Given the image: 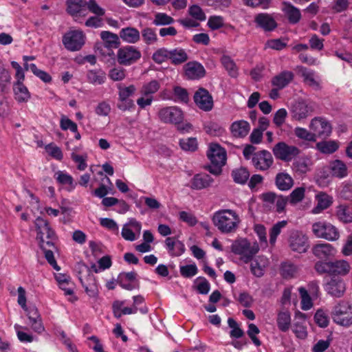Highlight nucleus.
Returning a JSON list of instances; mask_svg holds the SVG:
<instances>
[{
  "instance_id": "nucleus-1",
  "label": "nucleus",
  "mask_w": 352,
  "mask_h": 352,
  "mask_svg": "<svg viewBox=\"0 0 352 352\" xmlns=\"http://www.w3.org/2000/svg\"><path fill=\"white\" fill-rule=\"evenodd\" d=\"M214 225L223 233H231L236 230L241 222L239 215L232 210L217 211L212 217Z\"/></svg>"
},
{
  "instance_id": "nucleus-2",
  "label": "nucleus",
  "mask_w": 352,
  "mask_h": 352,
  "mask_svg": "<svg viewBox=\"0 0 352 352\" xmlns=\"http://www.w3.org/2000/svg\"><path fill=\"white\" fill-rule=\"evenodd\" d=\"M207 156L211 162L207 170L214 175H219L222 172V166L226 162L225 149L217 144H210L207 152Z\"/></svg>"
},
{
  "instance_id": "nucleus-3",
  "label": "nucleus",
  "mask_w": 352,
  "mask_h": 352,
  "mask_svg": "<svg viewBox=\"0 0 352 352\" xmlns=\"http://www.w3.org/2000/svg\"><path fill=\"white\" fill-rule=\"evenodd\" d=\"M258 250L259 248L256 243H252L244 238L236 239L231 245V251L239 255L241 260L245 263L250 262Z\"/></svg>"
},
{
  "instance_id": "nucleus-4",
  "label": "nucleus",
  "mask_w": 352,
  "mask_h": 352,
  "mask_svg": "<svg viewBox=\"0 0 352 352\" xmlns=\"http://www.w3.org/2000/svg\"><path fill=\"white\" fill-rule=\"evenodd\" d=\"M331 316L338 324L349 327L352 324V307L347 302H342L333 307Z\"/></svg>"
},
{
  "instance_id": "nucleus-5",
  "label": "nucleus",
  "mask_w": 352,
  "mask_h": 352,
  "mask_svg": "<svg viewBox=\"0 0 352 352\" xmlns=\"http://www.w3.org/2000/svg\"><path fill=\"white\" fill-rule=\"evenodd\" d=\"M116 56L120 65L129 66L139 60L142 54L135 46L126 45L119 48Z\"/></svg>"
},
{
  "instance_id": "nucleus-6",
  "label": "nucleus",
  "mask_w": 352,
  "mask_h": 352,
  "mask_svg": "<svg viewBox=\"0 0 352 352\" xmlns=\"http://www.w3.org/2000/svg\"><path fill=\"white\" fill-rule=\"evenodd\" d=\"M272 152L276 159L290 162L299 155L300 150L296 146L289 145L285 142H279L274 145Z\"/></svg>"
},
{
  "instance_id": "nucleus-7",
  "label": "nucleus",
  "mask_w": 352,
  "mask_h": 352,
  "mask_svg": "<svg viewBox=\"0 0 352 352\" xmlns=\"http://www.w3.org/2000/svg\"><path fill=\"white\" fill-rule=\"evenodd\" d=\"M158 118L165 124H179L184 120L183 111L177 107H166L160 109Z\"/></svg>"
},
{
  "instance_id": "nucleus-8",
  "label": "nucleus",
  "mask_w": 352,
  "mask_h": 352,
  "mask_svg": "<svg viewBox=\"0 0 352 352\" xmlns=\"http://www.w3.org/2000/svg\"><path fill=\"white\" fill-rule=\"evenodd\" d=\"M78 268L80 270H85L87 272L86 276H79V279L85 292L89 297L96 298L99 291L94 276L91 273L90 269L84 264H78Z\"/></svg>"
},
{
  "instance_id": "nucleus-9",
  "label": "nucleus",
  "mask_w": 352,
  "mask_h": 352,
  "mask_svg": "<svg viewBox=\"0 0 352 352\" xmlns=\"http://www.w3.org/2000/svg\"><path fill=\"white\" fill-rule=\"evenodd\" d=\"M63 43L69 51L74 52L80 50L85 43L83 32L80 30L69 31L64 34Z\"/></svg>"
},
{
  "instance_id": "nucleus-10",
  "label": "nucleus",
  "mask_w": 352,
  "mask_h": 352,
  "mask_svg": "<svg viewBox=\"0 0 352 352\" xmlns=\"http://www.w3.org/2000/svg\"><path fill=\"white\" fill-rule=\"evenodd\" d=\"M252 163L256 169L265 171L272 166L274 159L270 152L262 150L254 154Z\"/></svg>"
},
{
  "instance_id": "nucleus-11",
  "label": "nucleus",
  "mask_w": 352,
  "mask_h": 352,
  "mask_svg": "<svg viewBox=\"0 0 352 352\" xmlns=\"http://www.w3.org/2000/svg\"><path fill=\"white\" fill-rule=\"evenodd\" d=\"M310 128L313 131L315 139L316 138L324 139L331 133V124L322 118H314L311 122Z\"/></svg>"
},
{
  "instance_id": "nucleus-12",
  "label": "nucleus",
  "mask_w": 352,
  "mask_h": 352,
  "mask_svg": "<svg viewBox=\"0 0 352 352\" xmlns=\"http://www.w3.org/2000/svg\"><path fill=\"white\" fill-rule=\"evenodd\" d=\"M23 309L25 310V314L29 320V324L31 325L32 329L38 333H41L43 331L44 327L42 325L41 319L36 307L34 305L26 307L25 298L24 296Z\"/></svg>"
},
{
  "instance_id": "nucleus-13",
  "label": "nucleus",
  "mask_w": 352,
  "mask_h": 352,
  "mask_svg": "<svg viewBox=\"0 0 352 352\" xmlns=\"http://www.w3.org/2000/svg\"><path fill=\"white\" fill-rule=\"evenodd\" d=\"M290 248L299 253L305 252L309 247L308 239L302 232L294 231L292 232L289 239Z\"/></svg>"
},
{
  "instance_id": "nucleus-14",
  "label": "nucleus",
  "mask_w": 352,
  "mask_h": 352,
  "mask_svg": "<svg viewBox=\"0 0 352 352\" xmlns=\"http://www.w3.org/2000/svg\"><path fill=\"white\" fill-rule=\"evenodd\" d=\"M194 101L199 109L205 111H210L213 107L212 97L204 88H199L195 93Z\"/></svg>"
},
{
  "instance_id": "nucleus-15",
  "label": "nucleus",
  "mask_w": 352,
  "mask_h": 352,
  "mask_svg": "<svg viewBox=\"0 0 352 352\" xmlns=\"http://www.w3.org/2000/svg\"><path fill=\"white\" fill-rule=\"evenodd\" d=\"M312 164V161L309 157L301 155L294 158L292 169L298 175H302L310 171Z\"/></svg>"
},
{
  "instance_id": "nucleus-16",
  "label": "nucleus",
  "mask_w": 352,
  "mask_h": 352,
  "mask_svg": "<svg viewBox=\"0 0 352 352\" xmlns=\"http://www.w3.org/2000/svg\"><path fill=\"white\" fill-rule=\"evenodd\" d=\"M292 111L293 118L300 120L310 116L314 111V107L305 101H298L292 106Z\"/></svg>"
},
{
  "instance_id": "nucleus-17",
  "label": "nucleus",
  "mask_w": 352,
  "mask_h": 352,
  "mask_svg": "<svg viewBox=\"0 0 352 352\" xmlns=\"http://www.w3.org/2000/svg\"><path fill=\"white\" fill-rule=\"evenodd\" d=\"M35 226L37 231L36 239L39 240L46 236L47 239H54L55 232L50 227L48 221L41 217L35 220Z\"/></svg>"
},
{
  "instance_id": "nucleus-18",
  "label": "nucleus",
  "mask_w": 352,
  "mask_h": 352,
  "mask_svg": "<svg viewBox=\"0 0 352 352\" xmlns=\"http://www.w3.org/2000/svg\"><path fill=\"white\" fill-rule=\"evenodd\" d=\"M185 74L189 79H198L206 74V70L202 65L197 61L188 62L184 65Z\"/></svg>"
},
{
  "instance_id": "nucleus-19",
  "label": "nucleus",
  "mask_w": 352,
  "mask_h": 352,
  "mask_svg": "<svg viewBox=\"0 0 352 352\" xmlns=\"http://www.w3.org/2000/svg\"><path fill=\"white\" fill-rule=\"evenodd\" d=\"M213 181V179L206 173L196 174L190 180V187L193 190H202L210 187Z\"/></svg>"
},
{
  "instance_id": "nucleus-20",
  "label": "nucleus",
  "mask_w": 352,
  "mask_h": 352,
  "mask_svg": "<svg viewBox=\"0 0 352 352\" xmlns=\"http://www.w3.org/2000/svg\"><path fill=\"white\" fill-rule=\"evenodd\" d=\"M254 22L256 25L265 31H272L277 27L274 19L266 13H261L256 15Z\"/></svg>"
},
{
  "instance_id": "nucleus-21",
  "label": "nucleus",
  "mask_w": 352,
  "mask_h": 352,
  "mask_svg": "<svg viewBox=\"0 0 352 352\" xmlns=\"http://www.w3.org/2000/svg\"><path fill=\"white\" fill-rule=\"evenodd\" d=\"M346 289L343 280L340 278H331L326 285V290L332 296L341 297Z\"/></svg>"
},
{
  "instance_id": "nucleus-22",
  "label": "nucleus",
  "mask_w": 352,
  "mask_h": 352,
  "mask_svg": "<svg viewBox=\"0 0 352 352\" xmlns=\"http://www.w3.org/2000/svg\"><path fill=\"white\" fill-rule=\"evenodd\" d=\"M165 244L172 256H179L185 251L184 244L175 237H167L165 240Z\"/></svg>"
},
{
  "instance_id": "nucleus-23",
  "label": "nucleus",
  "mask_w": 352,
  "mask_h": 352,
  "mask_svg": "<svg viewBox=\"0 0 352 352\" xmlns=\"http://www.w3.org/2000/svg\"><path fill=\"white\" fill-rule=\"evenodd\" d=\"M294 77V74L292 72L283 71L272 78V84L278 89H281L289 85L293 80Z\"/></svg>"
},
{
  "instance_id": "nucleus-24",
  "label": "nucleus",
  "mask_w": 352,
  "mask_h": 352,
  "mask_svg": "<svg viewBox=\"0 0 352 352\" xmlns=\"http://www.w3.org/2000/svg\"><path fill=\"white\" fill-rule=\"evenodd\" d=\"M250 270L256 277H261L264 274L265 269L268 265V259L263 256H259L256 258L250 261Z\"/></svg>"
},
{
  "instance_id": "nucleus-25",
  "label": "nucleus",
  "mask_w": 352,
  "mask_h": 352,
  "mask_svg": "<svg viewBox=\"0 0 352 352\" xmlns=\"http://www.w3.org/2000/svg\"><path fill=\"white\" fill-rule=\"evenodd\" d=\"M250 130V124L245 120L234 122L230 126V131L235 138L245 137Z\"/></svg>"
},
{
  "instance_id": "nucleus-26",
  "label": "nucleus",
  "mask_w": 352,
  "mask_h": 352,
  "mask_svg": "<svg viewBox=\"0 0 352 352\" xmlns=\"http://www.w3.org/2000/svg\"><path fill=\"white\" fill-rule=\"evenodd\" d=\"M313 254L320 259H326L335 253L333 246L329 243H319L312 248Z\"/></svg>"
},
{
  "instance_id": "nucleus-27",
  "label": "nucleus",
  "mask_w": 352,
  "mask_h": 352,
  "mask_svg": "<svg viewBox=\"0 0 352 352\" xmlns=\"http://www.w3.org/2000/svg\"><path fill=\"white\" fill-rule=\"evenodd\" d=\"M283 11L290 23L296 24L300 21L301 19L300 10L294 7L292 3L284 2L283 4Z\"/></svg>"
},
{
  "instance_id": "nucleus-28",
  "label": "nucleus",
  "mask_w": 352,
  "mask_h": 352,
  "mask_svg": "<svg viewBox=\"0 0 352 352\" xmlns=\"http://www.w3.org/2000/svg\"><path fill=\"white\" fill-rule=\"evenodd\" d=\"M11 65L16 70V77L17 78L16 82H14L13 85V91L16 100L21 102H22V83L21 82V80L22 79V68L16 61H12Z\"/></svg>"
},
{
  "instance_id": "nucleus-29",
  "label": "nucleus",
  "mask_w": 352,
  "mask_h": 352,
  "mask_svg": "<svg viewBox=\"0 0 352 352\" xmlns=\"http://www.w3.org/2000/svg\"><path fill=\"white\" fill-rule=\"evenodd\" d=\"M275 184L280 190H288L294 186L292 177L287 173H278L276 175Z\"/></svg>"
},
{
  "instance_id": "nucleus-30",
  "label": "nucleus",
  "mask_w": 352,
  "mask_h": 352,
  "mask_svg": "<svg viewBox=\"0 0 352 352\" xmlns=\"http://www.w3.org/2000/svg\"><path fill=\"white\" fill-rule=\"evenodd\" d=\"M349 263L344 260L331 261V275L344 276L350 271Z\"/></svg>"
},
{
  "instance_id": "nucleus-31",
  "label": "nucleus",
  "mask_w": 352,
  "mask_h": 352,
  "mask_svg": "<svg viewBox=\"0 0 352 352\" xmlns=\"http://www.w3.org/2000/svg\"><path fill=\"white\" fill-rule=\"evenodd\" d=\"M120 35L112 33L109 31H102L100 33V37L104 42L105 47L109 48H118L120 45Z\"/></svg>"
},
{
  "instance_id": "nucleus-32",
  "label": "nucleus",
  "mask_w": 352,
  "mask_h": 352,
  "mask_svg": "<svg viewBox=\"0 0 352 352\" xmlns=\"http://www.w3.org/2000/svg\"><path fill=\"white\" fill-rule=\"evenodd\" d=\"M120 37L129 43H135L140 38L139 31L134 28H126L120 32Z\"/></svg>"
},
{
  "instance_id": "nucleus-33",
  "label": "nucleus",
  "mask_w": 352,
  "mask_h": 352,
  "mask_svg": "<svg viewBox=\"0 0 352 352\" xmlns=\"http://www.w3.org/2000/svg\"><path fill=\"white\" fill-rule=\"evenodd\" d=\"M30 70L36 76L39 78L44 82L48 83L52 81L51 76L45 71L39 69L37 67L33 64L25 63L23 65V72Z\"/></svg>"
},
{
  "instance_id": "nucleus-34",
  "label": "nucleus",
  "mask_w": 352,
  "mask_h": 352,
  "mask_svg": "<svg viewBox=\"0 0 352 352\" xmlns=\"http://www.w3.org/2000/svg\"><path fill=\"white\" fill-rule=\"evenodd\" d=\"M330 168L333 176L342 178L347 175V168L341 160H335L331 163Z\"/></svg>"
},
{
  "instance_id": "nucleus-35",
  "label": "nucleus",
  "mask_w": 352,
  "mask_h": 352,
  "mask_svg": "<svg viewBox=\"0 0 352 352\" xmlns=\"http://www.w3.org/2000/svg\"><path fill=\"white\" fill-rule=\"evenodd\" d=\"M170 62L173 65H180L188 59V56L185 50L175 48L170 50Z\"/></svg>"
},
{
  "instance_id": "nucleus-36",
  "label": "nucleus",
  "mask_w": 352,
  "mask_h": 352,
  "mask_svg": "<svg viewBox=\"0 0 352 352\" xmlns=\"http://www.w3.org/2000/svg\"><path fill=\"white\" fill-rule=\"evenodd\" d=\"M298 272V267L291 262H284L280 265V273L285 279L294 278Z\"/></svg>"
},
{
  "instance_id": "nucleus-37",
  "label": "nucleus",
  "mask_w": 352,
  "mask_h": 352,
  "mask_svg": "<svg viewBox=\"0 0 352 352\" xmlns=\"http://www.w3.org/2000/svg\"><path fill=\"white\" fill-rule=\"evenodd\" d=\"M277 325L278 329L283 332L287 331L291 325L290 314L287 311H280L277 317Z\"/></svg>"
},
{
  "instance_id": "nucleus-38",
  "label": "nucleus",
  "mask_w": 352,
  "mask_h": 352,
  "mask_svg": "<svg viewBox=\"0 0 352 352\" xmlns=\"http://www.w3.org/2000/svg\"><path fill=\"white\" fill-rule=\"evenodd\" d=\"M88 81L94 85H102L106 80V74L101 69L90 70L87 72Z\"/></svg>"
},
{
  "instance_id": "nucleus-39",
  "label": "nucleus",
  "mask_w": 352,
  "mask_h": 352,
  "mask_svg": "<svg viewBox=\"0 0 352 352\" xmlns=\"http://www.w3.org/2000/svg\"><path fill=\"white\" fill-rule=\"evenodd\" d=\"M232 176L234 182L244 184L250 177V173L246 168L241 167L233 170L232 171Z\"/></svg>"
},
{
  "instance_id": "nucleus-40",
  "label": "nucleus",
  "mask_w": 352,
  "mask_h": 352,
  "mask_svg": "<svg viewBox=\"0 0 352 352\" xmlns=\"http://www.w3.org/2000/svg\"><path fill=\"white\" fill-rule=\"evenodd\" d=\"M221 62L231 77L235 78L238 75V69L234 61L228 56L223 55Z\"/></svg>"
},
{
  "instance_id": "nucleus-41",
  "label": "nucleus",
  "mask_w": 352,
  "mask_h": 352,
  "mask_svg": "<svg viewBox=\"0 0 352 352\" xmlns=\"http://www.w3.org/2000/svg\"><path fill=\"white\" fill-rule=\"evenodd\" d=\"M175 21L174 19L164 12H157L155 14L153 20V24L156 26H164L172 24Z\"/></svg>"
},
{
  "instance_id": "nucleus-42",
  "label": "nucleus",
  "mask_w": 352,
  "mask_h": 352,
  "mask_svg": "<svg viewBox=\"0 0 352 352\" xmlns=\"http://www.w3.org/2000/svg\"><path fill=\"white\" fill-rule=\"evenodd\" d=\"M336 215L340 221L344 223L352 221V214L350 208L346 205L338 206L336 210Z\"/></svg>"
},
{
  "instance_id": "nucleus-43",
  "label": "nucleus",
  "mask_w": 352,
  "mask_h": 352,
  "mask_svg": "<svg viewBox=\"0 0 352 352\" xmlns=\"http://www.w3.org/2000/svg\"><path fill=\"white\" fill-rule=\"evenodd\" d=\"M316 147L321 153L330 154L338 148V144L335 141H324L317 143Z\"/></svg>"
},
{
  "instance_id": "nucleus-44",
  "label": "nucleus",
  "mask_w": 352,
  "mask_h": 352,
  "mask_svg": "<svg viewBox=\"0 0 352 352\" xmlns=\"http://www.w3.org/2000/svg\"><path fill=\"white\" fill-rule=\"evenodd\" d=\"M85 0H67V11L69 14L74 16L80 12L81 8L85 6Z\"/></svg>"
},
{
  "instance_id": "nucleus-45",
  "label": "nucleus",
  "mask_w": 352,
  "mask_h": 352,
  "mask_svg": "<svg viewBox=\"0 0 352 352\" xmlns=\"http://www.w3.org/2000/svg\"><path fill=\"white\" fill-rule=\"evenodd\" d=\"M54 177L60 184L69 185L72 188L75 187L73 177L70 175L63 171L58 170L56 172Z\"/></svg>"
},
{
  "instance_id": "nucleus-46",
  "label": "nucleus",
  "mask_w": 352,
  "mask_h": 352,
  "mask_svg": "<svg viewBox=\"0 0 352 352\" xmlns=\"http://www.w3.org/2000/svg\"><path fill=\"white\" fill-rule=\"evenodd\" d=\"M170 50H168L166 48L158 49L153 54L152 58L156 63L161 64L167 60H170Z\"/></svg>"
},
{
  "instance_id": "nucleus-47",
  "label": "nucleus",
  "mask_w": 352,
  "mask_h": 352,
  "mask_svg": "<svg viewBox=\"0 0 352 352\" xmlns=\"http://www.w3.org/2000/svg\"><path fill=\"white\" fill-rule=\"evenodd\" d=\"M318 200L317 207L314 210V212H316V210L320 208L324 210L327 208L332 203V199L330 196L324 192H320L316 195Z\"/></svg>"
},
{
  "instance_id": "nucleus-48",
  "label": "nucleus",
  "mask_w": 352,
  "mask_h": 352,
  "mask_svg": "<svg viewBox=\"0 0 352 352\" xmlns=\"http://www.w3.org/2000/svg\"><path fill=\"white\" fill-rule=\"evenodd\" d=\"M142 36L143 41L147 45L155 43L157 41V34L151 28H145L142 30Z\"/></svg>"
},
{
  "instance_id": "nucleus-49",
  "label": "nucleus",
  "mask_w": 352,
  "mask_h": 352,
  "mask_svg": "<svg viewBox=\"0 0 352 352\" xmlns=\"http://www.w3.org/2000/svg\"><path fill=\"white\" fill-rule=\"evenodd\" d=\"M325 228H327V229H325V230L324 229L323 239H325L329 241H335L339 238V232L335 226H333V225H331L330 223H326Z\"/></svg>"
},
{
  "instance_id": "nucleus-50",
  "label": "nucleus",
  "mask_w": 352,
  "mask_h": 352,
  "mask_svg": "<svg viewBox=\"0 0 352 352\" xmlns=\"http://www.w3.org/2000/svg\"><path fill=\"white\" fill-rule=\"evenodd\" d=\"M108 76L113 81H121L126 77V70L120 67H113L109 71Z\"/></svg>"
},
{
  "instance_id": "nucleus-51",
  "label": "nucleus",
  "mask_w": 352,
  "mask_h": 352,
  "mask_svg": "<svg viewBox=\"0 0 352 352\" xmlns=\"http://www.w3.org/2000/svg\"><path fill=\"white\" fill-rule=\"evenodd\" d=\"M287 225L286 221H278L273 226L270 232V243L273 245L276 241L278 235L280 233V230Z\"/></svg>"
},
{
  "instance_id": "nucleus-52",
  "label": "nucleus",
  "mask_w": 352,
  "mask_h": 352,
  "mask_svg": "<svg viewBox=\"0 0 352 352\" xmlns=\"http://www.w3.org/2000/svg\"><path fill=\"white\" fill-rule=\"evenodd\" d=\"M305 189L303 187H298L294 189L290 194L289 201L292 204H296L300 202L305 197Z\"/></svg>"
},
{
  "instance_id": "nucleus-53",
  "label": "nucleus",
  "mask_w": 352,
  "mask_h": 352,
  "mask_svg": "<svg viewBox=\"0 0 352 352\" xmlns=\"http://www.w3.org/2000/svg\"><path fill=\"white\" fill-rule=\"evenodd\" d=\"M298 292L302 298L301 308L303 310L309 309L312 306V302L308 291L304 287H300Z\"/></svg>"
},
{
  "instance_id": "nucleus-54",
  "label": "nucleus",
  "mask_w": 352,
  "mask_h": 352,
  "mask_svg": "<svg viewBox=\"0 0 352 352\" xmlns=\"http://www.w3.org/2000/svg\"><path fill=\"white\" fill-rule=\"evenodd\" d=\"M181 148L187 151H195L197 148V141L195 138L182 139L179 141Z\"/></svg>"
},
{
  "instance_id": "nucleus-55",
  "label": "nucleus",
  "mask_w": 352,
  "mask_h": 352,
  "mask_svg": "<svg viewBox=\"0 0 352 352\" xmlns=\"http://www.w3.org/2000/svg\"><path fill=\"white\" fill-rule=\"evenodd\" d=\"M301 72L302 76H303L306 83L314 87H319L318 82H317L314 78V72L313 71H310L307 68L302 67L301 69Z\"/></svg>"
},
{
  "instance_id": "nucleus-56",
  "label": "nucleus",
  "mask_w": 352,
  "mask_h": 352,
  "mask_svg": "<svg viewBox=\"0 0 352 352\" xmlns=\"http://www.w3.org/2000/svg\"><path fill=\"white\" fill-rule=\"evenodd\" d=\"M45 149L51 157L56 160H61L63 157L61 149L53 143L46 145Z\"/></svg>"
},
{
  "instance_id": "nucleus-57",
  "label": "nucleus",
  "mask_w": 352,
  "mask_h": 352,
  "mask_svg": "<svg viewBox=\"0 0 352 352\" xmlns=\"http://www.w3.org/2000/svg\"><path fill=\"white\" fill-rule=\"evenodd\" d=\"M45 254V257L47 262L57 271L60 270V267L57 265L56 261L54 256V252L57 250L56 246L55 248H47L42 249Z\"/></svg>"
},
{
  "instance_id": "nucleus-58",
  "label": "nucleus",
  "mask_w": 352,
  "mask_h": 352,
  "mask_svg": "<svg viewBox=\"0 0 352 352\" xmlns=\"http://www.w3.org/2000/svg\"><path fill=\"white\" fill-rule=\"evenodd\" d=\"M259 332V329L254 324L251 323L248 325V330L247 331V333L248 336L251 338L253 343L257 346H259L261 344V341L256 336V335L258 334Z\"/></svg>"
},
{
  "instance_id": "nucleus-59",
  "label": "nucleus",
  "mask_w": 352,
  "mask_h": 352,
  "mask_svg": "<svg viewBox=\"0 0 352 352\" xmlns=\"http://www.w3.org/2000/svg\"><path fill=\"white\" fill-rule=\"evenodd\" d=\"M85 6L87 7L88 10L91 13L98 16H103L105 13L104 10L98 6L96 0H89V1H86Z\"/></svg>"
},
{
  "instance_id": "nucleus-60",
  "label": "nucleus",
  "mask_w": 352,
  "mask_h": 352,
  "mask_svg": "<svg viewBox=\"0 0 352 352\" xmlns=\"http://www.w3.org/2000/svg\"><path fill=\"white\" fill-rule=\"evenodd\" d=\"M118 88L119 90V99H130L129 97L131 96L136 90L134 85H130L126 87H122L121 85H119Z\"/></svg>"
},
{
  "instance_id": "nucleus-61",
  "label": "nucleus",
  "mask_w": 352,
  "mask_h": 352,
  "mask_svg": "<svg viewBox=\"0 0 352 352\" xmlns=\"http://www.w3.org/2000/svg\"><path fill=\"white\" fill-rule=\"evenodd\" d=\"M159 82L156 80H153L143 86L142 92L144 95H149L155 94L159 90Z\"/></svg>"
},
{
  "instance_id": "nucleus-62",
  "label": "nucleus",
  "mask_w": 352,
  "mask_h": 352,
  "mask_svg": "<svg viewBox=\"0 0 352 352\" xmlns=\"http://www.w3.org/2000/svg\"><path fill=\"white\" fill-rule=\"evenodd\" d=\"M97 51L104 60L109 61L110 59L114 60V53L111 48L100 45L97 46Z\"/></svg>"
},
{
  "instance_id": "nucleus-63",
  "label": "nucleus",
  "mask_w": 352,
  "mask_h": 352,
  "mask_svg": "<svg viewBox=\"0 0 352 352\" xmlns=\"http://www.w3.org/2000/svg\"><path fill=\"white\" fill-rule=\"evenodd\" d=\"M287 112L285 109H278L274 114L273 122L277 127H280L285 122Z\"/></svg>"
},
{
  "instance_id": "nucleus-64",
  "label": "nucleus",
  "mask_w": 352,
  "mask_h": 352,
  "mask_svg": "<svg viewBox=\"0 0 352 352\" xmlns=\"http://www.w3.org/2000/svg\"><path fill=\"white\" fill-rule=\"evenodd\" d=\"M189 14L199 21H204L206 19V15L203 12L202 9L197 5H193L189 8Z\"/></svg>"
}]
</instances>
